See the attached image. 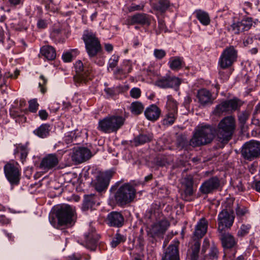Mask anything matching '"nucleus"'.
<instances>
[{"label":"nucleus","instance_id":"obj_1","mask_svg":"<svg viewBox=\"0 0 260 260\" xmlns=\"http://www.w3.org/2000/svg\"><path fill=\"white\" fill-rule=\"evenodd\" d=\"M215 128L211 125H199L194 131L189 145L198 147L211 143L215 138Z\"/></svg>","mask_w":260,"mask_h":260},{"label":"nucleus","instance_id":"obj_2","mask_svg":"<svg viewBox=\"0 0 260 260\" xmlns=\"http://www.w3.org/2000/svg\"><path fill=\"white\" fill-rule=\"evenodd\" d=\"M236 127V120L234 117L228 116L218 123L215 133L218 142L227 144L233 138Z\"/></svg>","mask_w":260,"mask_h":260},{"label":"nucleus","instance_id":"obj_3","mask_svg":"<svg viewBox=\"0 0 260 260\" xmlns=\"http://www.w3.org/2000/svg\"><path fill=\"white\" fill-rule=\"evenodd\" d=\"M136 196V189L131 184L124 183L118 187L114 193V199L116 204L123 207L133 202Z\"/></svg>","mask_w":260,"mask_h":260},{"label":"nucleus","instance_id":"obj_4","mask_svg":"<svg viewBox=\"0 0 260 260\" xmlns=\"http://www.w3.org/2000/svg\"><path fill=\"white\" fill-rule=\"evenodd\" d=\"M124 121L125 118L121 116H107L99 120L98 128L104 133H116L124 124Z\"/></svg>","mask_w":260,"mask_h":260},{"label":"nucleus","instance_id":"obj_5","mask_svg":"<svg viewBox=\"0 0 260 260\" xmlns=\"http://www.w3.org/2000/svg\"><path fill=\"white\" fill-rule=\"evenodd\" d=\"M85 45V49L89 57L96 56L102 51V46L95 34L85 30L82 36Z\"/></svg>","mask_w":260,"mask_h":260},{"label":"nucleus","instance_id":"obj_6","mask_svg":"<svg viewBox=\"0 0 260 260\" xmlns=\"http://www.w3.org/2000/svg\"><path fill=\"white\" fill-rule=\"evenodd\" d=\"M242 105L241 101L236 98L225 100L216 106L213 113L217 116L230 114L239 110Z\"/></svg>","mask_w":260,"mask_h":260},{"label":"nucleus","instance_id":"obj_7","mask_svg":"<svg viewBox=\"0 0 260 260\" xmlns=\"http://www.w3.org/2000/svg\"><path fill=\"white\" fill-rule=\"evenodd\" d=\"M241 155L247 160L251 161L260 157V142L251 140L242 146Z\"/></svg>","mask_w":260,"mask_h":260},{"label":"nucleus","instance_id":"obj_8","mask_svg":"<svg viewBox=\"0 0 260 260\" xmlns=\"http://www.w3.org/2000/svg\"><path fill=\"white\" fill-rule=\"evenodd\" d=\"M75 68L76 75L74 77V81L77 83H86L91 80L93 75L92 69L89 68L84 67L81 60H78L75 63Z\"/></svg>","mask_w":260,"mask_h":260},{"label":"nucleus","instance_id":"obj_9","mask_svg":"<svg viewBox=\"0 0 260 260\" xmlns=\"http://www.w3.org/2000/svg\"><path fill=\"white\" fill-rule=\"evenodd\" d=\"M237 51L233 46L226 47L222 52L218 61L219 66L223 69L231 67L237 58Z\"/></svg>","mask_w":260,"mask_h":260},{"label":"nucleus","instance_id":"obj_10","mask_svg":"<svg viewBox=\"0 0 260 260\" xmlns=\"http://www.w3.org/2000/svg\"><path fill=\"white\" fill-rule=\"evenodd\" d=\"M234 218L233 210L223 209L218 215V232L230 229L233 224Z\"/></svg>","mask_w":260,"mask_h":260},{"label":"nucleus","instance_id":"obj_11","mask_svg":"<svg viewBox=\"0 0 260 260\" xmlns=\"http://www.w3.org/2000/svg\"><path fill=\"white\" fill-rule=\"evenodd\" d=\"M170 225V222L167 220H161L152 224L147 231V234L153 239L163 238L164 235Z\"/></svg>","mask_w":260,"mask_h":260},{"label":"nucleus","instance_id":"obj_12","mask_svg":"<svg viewBox=\"0 0 260 260\" xmlns=\"http://www.w3.org/2000/svg\"><path fill=\"white\" fill-rule=\"evenodd\" d=\"M74 211L69 205H64L58 208L56 212L58 224L60 225H67L72 223Z\"/></svg>","mask_w":260,"mask_h":260},{"label":"nucleus","instance_id":"obj_13","mask_svg":"<svg viewBox=\"0 0 260 260\" xmlns=\"http://www.w3.org/2000/svg\"><path fill=\"white\" fill-rule=\"evenodd\" d=\"M4 170L6 177L11 185L18 184L20 176L18 168L14 164L7 163Z\"/></svg>","mask_w":260,"mask_h":260},{"label":"nucleus","instance_id":"obj_14","mask_svg":"<svg viewBox=\"0 0 260 260\" xmlns=\"http://www.w3.org/2000/svg\"><path fill=\"white\" fill-rule=\"evenodd\" d=\"M220 185V180L217 176H213L205 180L201 185L199 190L204 194L212 193L217 190Z\"/></svg>","mask_w":260,"mask_h":260},{"label":"nucleus","instance_id":"obj_15","mask_svg":"<svg viewBox=\"0 0 260 260\" xmlns=\"http://www.w3.org/2000/svg\"><path fill=\"white\" fill-rule=\"evenodd\" d=\"M112 176L113 173L111 171L106 172L98 175L95 180L92 182L95 189L98 192L106 190Z\"/></svg>","mask_w":260,"mask_h":260},{"label":"nucleus","instance_id":"obj_16","mask_svg":"<svg viewBox=\"0 0 260 260\" xmlns=\"http://www.w3.org/2000/svg\"><path fill=\"white\" fill-rule=\"evenodd\" d=\"M91 156V151L85 147L74 148L71 154L72 161L76 164H79L88 160Z\"/></svg>","mask_w":260,"mask_h":260},{"label":"nucleus","instance_id":"obj_17","mask_svg":"<svg viewBox=\"0 0 260 260\" xmlns=\"http://www.w3.org/2000/svg\"><path fill=\"white\" fill-rule=\"evenodd\" d=\"M58 163L59 160L56 154H49L43 158L40 164V168L48 171L57 167Z\"/></svg>","mask_w":260,"mask_h":260},{"label":"nucleus","instance_id":"obj_18","mask_svg":"<svg viewBox=\"0 0 260 260\" xmlns=\"http://www.w3.org/2000/svg\"><path fill=\"white\" fill-rule=\"evenodd\" d=\"M107 222L110 226L120 228L124 223V218L121 212L112 211L107 216Z\"/></svg>","mask_w":260,"mask_h":260},{"label":"nucleus","instance_id":"obj_19","mask_svg":"<svg viewBox=\"0 0 260 260\" xmlns=\"http://www.w3.org/2000/svg\"><path fill=\"white\" fill-rule=\"evenodd\" d=\"M179 245L178 241H175L173 244H170L167 248L162 260H180Z\"/></svg>","mask_w":260,"mask_h":260},{"label":"nucleus","instance_id":"obj_20","mask_svg":"<svg viewBox=\"0 0 260 260\" xmlns=\"http://www.w3.org/2000/svg\"><path fill=\"white\" fill-rule=\"evenodd\" d=\"M218 233L219 238L223 248L231 249L236 244V241L234 236L226 230L219 231Z\"/></svg>","mask_w":260,"mask_h":260},{"label":"nucleus","instance_id":"obj_21","mask_svg":"<svg viewBox=\"0 0 260 260\" xmlns=\"http://www.w3.org/2000/svg\"><path fill=\"white\" fill-rule=\"evenodd\" d=\"M252 25V20L251 18H247L241 21L233 23L232 25V30L235 34L248 30Z\"/></svg>","mask_w":260,"mask_h":260},{"label":"nucleus","instance_id":"obj_22","mask_svg":"<svg viewBox=\"0 0 260 260\" xmlns=\"http://www.w3.org/2000/svg\"><path fill=\"white\" fill-rule=\"evenodd\" d=\"M198 102L202 106H206L212 105L214 99L212 98V93L208 90L201 89L198 90L197 93Z\"/></svg>","mask_w":260,"mask_h":260},{"label":"nucleus","instance_id":"obj_23","mask_svg":"<svg viewBox=\"0 0 260 260\" xmlns=\"http://www.w3.org/2000/svg\"><path fill=\"white\" fill-rule=\"evenodd\" d=\"M128 24L131 25L138 24L149 26L150 24V17L147 14L138 13L131 17Z\"/></svg>","mask_w":260,"mask_h":260},{"label":"nucleus","instance_id":"obj_24","mask_svg":"<svg viewBox=\"0 0 260 260\" xmlns=\"http://www.w3.org/2000/svg\"><path fill=\"white\" fill-rule=\"evenodd\" d=\"M100 204L99 198L94 194H86L84 196V202L82 205L83 210L92 209L95 205Z\"/></svg>","mask_w":260,"mask_h":260},{"label":"nucleus","instance_id":"obj_25","mask_svg":"<svg viewBox=\"0 0 260 260\" xmlns=\"http://www.w3.org/2000/svg\"><path fill=\"white\" fill-rule=\"evenodd\" d=\"M161 113L160 109L155 105L152 104L147 108L144 114L147 119L150 121H155L158 119Z\"/></svg>","mask_w":260,"mask_h":260},{"label":"nucleus","instance_id":"obj_26","mask_svg":"<svg viewBox=\"0 0 260 260\" xmlns=\"http://www.w3.org/2000/svg\"><path fill=\"white\" fill-rule=\"evenodd\" d=\"M208 222L205 218H202L196 226L193 236L197 239L202 238L207 232Z\"/></svg>","mask_w":260,"mask_h":260},{"label":"nucleus","instance_id":"obj_27","mask_svg":"<svg viewBox=\"0 0 260 260\" xmlns=\"http://www.w3.org/2000/svg\"><path fill=\"white\" fill-rule=\"evenodd\" d=\"M200 250V243L198 240H193L190 247V260H198Z\"/></svg>","mask_w":260,"mask_h":260},{"label":"nucleus","instance_id":"obj_28","mask_svg":"<svg viewBox=\"0 0 260 260\" xmlns=\"http://www.w3.org/2000/svg\"><path fill=\"white\" fill-rule=\"evenodd\" d=\"M152 139V134H140L134 138L132 143L135 146H138L151 142Z\"/></svg>","mask_w":260,"mask_h":260},{"label":"nucleus","instance_id":"obj_29","mask_svg":"<svg viewBox=\"0 0 260 260\" xmlns=\"http://www.w3.org/2000/svg\"><path fill=\"white\" fill-rule=\"evenodd\" d=\"M40 52L44 57L50 60H54L56 56L55 49L49 45L43 46L41 48Z\"/></svg>","mask_w":260,"mask_h":260},{"label":"nucleus","instance_id":"obj_30","mask_svg":"<svg viewBox=\"0 0 260 260\" xmlns=\"http://www.w3.org/2000/svg\"><path fill=\"white\" fill-rule=\"evenodd\" d=\"M194 14L196 15V18L203 25H207L210 23V17L206 12L202 10H197Z\"/></svg>","mask_w":260,"mask_h":260},{"label":"nucleus","instance_id":"obj_31","mask_svg":"<svg viewBox=\"0 0 260 260\" xmlns=\"http://www.w3.org/2000/svg\"><path fill=\"white\" fill-rule=\"evenodd\" d=\"M50 127V126L49 124H42L34 131V133L40 138H46L49 135Z\"/></svg>","mask_w":260,"mask_h":260},{"label":"nucleus","instance_id":"obj_32","mask_svg":"<svg viewBox=\"0 0 260 260\" xmlns=\"http://www.w3.org/2000/svg\"><path fill=\"white\" fill-rule=\"evenodd\" d=\"M170 6V2L169 0H158L153 4V9L162 13L165 12Z\"/></svg>","mask_w":260,"mask_h":260},{"label":"nucleus","instance_id":"obj_33","mask_svg":"<svg viewBox=\"0 0 260 260\" xmlns=\"http://www.w3.org/2000/svg\"><path fill=\"white\" fill-rule=\"evenodd\" d=\"M86 246L91 250H95L97 246V242L98 239L93 234H89L86 235Z\"/></svg>","mask_w":260,"mask_h":260},{"label":"nucleus","instance_id":"obj_34","mask_svg":"<svg viewBox=\"0 0 260 260\" xmlns=\"http://www.w3.org/2000/svg\"><path fill=\"white\" fill-rule=\"evenodd\" d=\"M144 109V107L142 103L139 101L133 102L129 107V109L132 114L135 115H138L141 114Z\"/></svg>","mask_w":260,"mask_h":260},{"label":"nucleus","instance_id":"obj_35","mask_svg":"<svg viewBox=\"0 0 260 260\" xmlns=\"http://www.w3.org/2000/svg\"><path fill=\"white\" fill-rule=\"evenodd\" d=\"M177 118V113L169 112L162 121V125L168 126L172 125Z\"/></svg>","mask_w":260,"mask_h":260},{"label":"nucleus","instance_id":"obj_36","mask_svg":"<svg viewBox=\"0 0 260 260\" xmlns=\"http://www.w3.org/2000/svg\"><path fill=\"white\" fill-rule=\"evenodd\" d=\"M182 189L181 193V198L185 201H191L194 192L193 187H182Z\"/></svg>","mask_w":260,"mask_h":260},{"label":"nucleus","instance_id":"obj_37","mask_svg":"<svg viewBox=\"0 0 260 260\" xmlns=\"http://www.w3.org/2000/svg\"><path fill=\"white\" fill-rule=\"evenodd\" d=\"M250 113L247 111H242L238 114V118L241 129H243L244 128V125L247 120L248 119Z\"/></svg>","mask_w":260,"mask_h":260},{"label":"nucleus","instance_id":"obj_38","mask_svg":"<svg viewBox=\"0 0 260 260\" xmlns=\"http://www.w3.org/2000/svg\"><path fill=\"white\" fill-rule=\"evenodd\" d=\"M176 144L177 148L182 149L189 145V142L186 136L181 134L177 136Z\"/></svg>","mask_w":260,"mask_h":260},{"label":"nucleus","instance_id":"obj_39","mask_svg":"<svg viewBox=\"0 0 260 260\" xmlns=\"http://www.w3.org/2000/svg\"><path fill=\"white\" fill-rule=\"evenodd\" d=\"M125 240L126 237L117 232L115 234V237L111 242V246L113 248H115L120 243L124 242Z\"/></svg>","mask_w":260,"mask_h":260},{"label":"nucleus","instance_id":"obj_40","mask_svg":"<svg viewBox=\"0 0 260 260\" xmlns=\"http://www.w3.org/2000/svg\"><path fill=\"white\" fill-rule=\"evenodd\" d=\"M193 177L192 175H186L182 180V187H193Z\"/></svg>","mask_w":260,"mask_h":260},{"label":"nucleus","instance_id":"obj_41","mask_svg":"<svg viewBox=\"0 0 260 260\" xmlns=\"http://www.w3.org/2000/svg\"><path fill=\"white\" fill-rule=\"evenodd\" d=\"M181 83L180 78L176 77H169V88H178Z\"/></svg>","mask_w":260,"mask_h":260},{"label":"nucleus","instance_id":"obj_42","mask_svg":"<svg viewBox=\"0 0 260 260\" xmlns=\"http://www.w3.org/2000/svg\"><path fill=\"white\" fill-rule=\"evenodd\" d=\"M19 152L20 153L21 160L22 161L25 160L28 154V149L26 146L22 145H19L16 150L15 153Z\"/></svg>","mask_w":260,"mask_h":260},{"label":"nucleus","instance_id":"obj_43","mask_svg":"<svg viewBox=\"0 0 260 260\" xmlns=\"http://www.w3.org/2000/svg\"><path fill=\"white\" fill-rule=\"evenodd\" d=\"M170 67L173 70H178L182 68V60L179 58H175L170 61Z\"/></svg>","mask_w":260,"mask_h":260},{"label":"nucleus","instance_id":"obj_44","mask_svg":"<svg viewBox=\"0 0 260 260\" xmlns=\"http://www.w3.org/2000/svg\"><path fill=\"white\" fill-rule=\"evenodd\" d=\"M155 85L162 88H169V77H164L157 80Z\"/></svg>","mask_w":260,"mask_h":260},{"label":"nucleus","instance_id":"obj_45","mask_svg":"<svg viewBox=\"0 0 260 260\" xmlns=\"http://www.w3.org/2000/svg\"><path fill=\"white\" fill-rule=\"evenodd\" d=\"M28 110L32 113H36L39 109V104L37 102V99H34L28 101Z\"/></svg>","mask_w":260,"mask_h":260},{"label":"nucleus","instance_id":"obj_46","mask_svg":"<svg viewBox=\"0 0 260 260\" xmlns=\"http://www.w3.org/2000/svg\"><path fill=\"white\" fill-rule=\"evenodd\" d=\"M167 108L169 112L177 113V102L173 99H169L167 104Z\"/></svg>","mask_w":260,"mask_h":260},{"label":"nucleus","instance_id":"obj_47","mask_svg":"<svg viewBox=\"0 0 260 260\" xmlns=\"http://www.w3.org/2000/svg\"><path fill=\"white\" fill-rule=\"evenodd\" d=\"M250 229V225L249 224L245 225L242 224L238 231L237 235L239 237H243L247 235L249 233V231Z\"/></svg>","mask_w":260,"mask_h":260},{"label":"nucleus","instance_id":"obj_48","mask_svg":"<svg viewBox=\"0 0 260 260\" xmlns=\"http://www.w3.org/2000/svg\"><path fill=\"white\" fill-rule=\"evenodd\" d=\"M141 95V91L140 88L137 87L133 88L130 90V95L134 99H138Z\"/></svg>","mask_w":260,"mask_h":260},{"label":"nucleus","instance_id":"obj_49","mask_svg":"<svg viewBox=\"0 0 260 260\" xmlns=\"http://www.w3.org/2000/svg\"><path fill=\"white\" fill-rule=\"evenodd\" d=\"M166 55V52L163 49H155L154 50V55L158 59H161Z\"/></svg>","mask_w":260,"mask_h":260},{"label":"nucleus","instance_id":"obj_50","mask_svg":"<svg viewBox=\"0 0 260 260\" xmlns=\"http://www.w3.org/2000/svg\"><path fill=\"white\" fill-rule=\"evenodd\" d=\"M218 250L216 246L213 245L211 247L208 256L211 258H217L218 255Z\"/></svg>","mask_w":260,"mask_h":260},{"label":"nucleus","instance_id":"obj_51","mask_svg":"<svg viewBox=\"0 0 260 260\" xmlns=\"http://www.w3.org/2000/svg\"><path fill=\"white\" fill-rule=\"evenodd\" d=\"M144 7V5H136L134 4H132L131 6L128 7V11L129 12H132L135 11H139L143 9Z\"/></svg>","mask_w":260,"mask_h":260},{"label":"nucleus","instance_id":"obj_52","mask_svg":"<svg viewBox=\"0 0 260 260\" xmlns=\"http://www.w3.org/2000/svg\"><path fill=\"white\" fill-rule=\"evenodd\" d=\"M40 79L42 80V83H39V87L41 88V91L43 93H45L46 91V89L44 86L46 85L47 82V79L43 76L41 75L40 77Z\"/></svg>","mask_w":260,"mask_h":260},{"label":"nucleus","instance_id":"obj_53","mask_svg":"<svg viewBox=\"0 0 260 260\" xmlns=\"http://www.w3.org/2000/svg\"><path fill=\"white\" fill-rule=\"evenodd\" d=\"M118 59L119 56H113V58L109 60V67L111 69L115 68L117 64Z\"/></svg>","mask_w":260,"mask_h":260},{"label":"nucleus","instance_id":"obj_54","mask_svg":"<svg viewBox=\"0 0 260 260\" xmlns=\"http://www.w3.org/2000/svg\"><path fill=\"white\" fill-rule=\"evenodd\" d=\"M63 60L66 62H71L72 60L73 55L70 52H66L62 56Z\"/></svg>","mask_w":260,"mask_h":260},{"label":"nucleus","instance_id":"obj_55","mask_svg":"<svg viewBox=\"0 0 260 260\" xmlns=\"http://www.w3.org/2000/svg\"><path fill=\"white\" fill-rule=\"evenodd\" d=\"M210 246V243L208 239L205 238L204 240L201 253L204 254L206 252L207 249Z\"/></svg>","mask_w":260,"mask_h":260},{"label":"nucleus","instance_id":"obj_56","mask_svg":"<svg viewBox=\"0 0 260 260\" xmlns=\"http://www.w3.org/2000/svg\"><path fill=\"white\" fill-rule=\"evenodd\" d=\"M39 116L42 120H46L48 117V114L45 110H41L39 111Z\"/></svg>","mask_w":260,"mask_h":260},{"label":"nucleus","instance_id":"obj_57","mask_svg":"<svg viewBox=\"0 0 260 260\" xmlns=\"http://www.w3.org/2000/svg\"><path fill=\"white\" fill-rule=\"evenodd\" d=\"M236 214L238 216H242L244 215L246 212V209L245 208H241L238 206L236 209Z\"/></svg>","mask_w":260,"mask_h":260},{"label":"nucleus","instance_id":"obj_58","mask_svg":"<svg viewBox=\"0 0 260 260\" xmlns=\"http://www.w3.org/2000/svg\"><path fill=\"white\" fill-rule=\"evenodd\" d=\"M10 222L9 220L6 217L5 215L0 216V223L3 224H8Z\"/></svg>","mask_w":260,"mask_h":260},{"label":"nucleus","instance_id":"obj_59","mask_svg":"<svg viewBox=\"0 0 260 260\" xmlns=\"http://www.w3.org/2000/svg\"><path fill=\"white\" fill-rule=\"evenodd\" d=\"M38 27L41 28H44L46 27V24L44 20H40L38 22Z\"/></svg>","mask_w":260,"mask_h":260},{"label":"nucleus","instance_id":"obj_60","mask_svg":"<svg viewBox=\"0 0 260 260\" xmlns=\"http://www.w3.org/2000/svg\"><path fill=\"white\" fill-rule=\"evenodd\" d=\"M9 2L12 6H16L21 3V0H9Z\"/></svg>","mask_w":260,"mask_h":260},{"label":"nucleus","instance_id":"obj_61","mask_svg":"<svg viewBox=\"0 0 260 260\" xmlns=\"http://www.w3.org/2000/svg\"><path fill=\"white\" fill-rule=\"evenodd\" d=\"M105 48L107 51L110 52L113 50V47L112 45H111L110 44H106L105 45Z\"/></svg>","mask_w":260,"mask_h":260},{"label":"nucleus","instance_id":"obj_62","mask_svg":"<svg viewBox=\"0 0 260 260\" xmlns=\"http://www.w3.org/2000/svg\"><path fill=\"white\" fill-rule=\"evenodd\" d=\"M20 74V71L19 70H16L14 73V74H11L9 76V77L17 78Z\"/></svg>","mask_w":260,"mask_h":260},{"label":"nucleus","instance_id":"obj_63","mask_svg":"<svg viewBox=\"0 0 260 260\" xmlns=\"http://www.w3.org/2000/svg\"><path fill=\"white\" fill-rule=\"evenodd\" d=\"M236 187L238 188V190L239 191H243L244 190V187L243 186V184H242L241 181H239L238 182V183L236 185Z\"/></svg>","mask_w":260,"mask_h":260},{"label":"nucleus","instance_id":"obj_64","mask_svg":"<svg viewBox=\"0 0 260 260\" xmlns=\"http://www.w3.org/2000/svg\"><path fill=\"white\" fill-rule=\"evenodd\" d=\"M254 187L257 191L260 192V180L255 183Z\"/></svg>","mask_w":260,"mask_h":260}]
</instances>
